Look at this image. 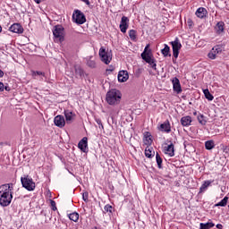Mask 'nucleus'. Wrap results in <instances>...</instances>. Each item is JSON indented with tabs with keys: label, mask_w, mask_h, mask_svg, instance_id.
<instances>
[{
	"label": "nucleus",
	"mask_w": 229,
	"mask_h": 229,
	"mask_svg": "<svg viewBox=\"0 0 229 229\" xmlns=\"http://www.w3.org/2000/svg\"><path fill=\"white\" fill-rule=\"evenodd\" d=\"M13 199V183H6L0 186V205L8 207Z\"/></svg>",
	"instance_id": "1"
},
{
	"label": "nucleus",
	"mask_w": 229,
	"mask_h": 229,
	"mask_svg": "<svg viewBox=\"0 0 229 229\" xmlns=\"http://www.w3.org/2000/svg\"><path fill=\"white\" fill-rule=\"evenodd\" d=\"M122 96L118 89H111L106 94V102L108 105H119Z\"/></svg>",
	"instance_id": "2"
},
{
	"label": "nucleus",
	"mask_w": 229,
	"mask_h": 229,
	"mask_svg": "<svg viewBox=\"0 0 229 229\" xmlns=\"http://www.w3.org/2000/svg\"><path fill=\"white\" fill-rule=\"evenodd\" d=\"M141 58L147 64H148L152 69H155V71L157 70V63L155 61V57H153V55L151 54V49H149V45L146 46L143 53L141 54Z\"/></svg>",
	"instance_id": "3"
},
{
	"label": "nucleus",
	"mask_w": 229,
	"mask_h": 229,
	"mask_svg": "<svg viewBox=\"0 0 229 229\" xmlns=\"http://www.w3.org/2000/svg\"><path fill=\"white\" fill-rule=\"evenodd\" d=\"M98 55L100 56L101 62L108 65L112 62V51H106L105 47H102L99 49Z\"/></svg>",
	"instance_id": "4"
},
{
	"label": "nucleus",
	"mask_w": 229,
	"mask_h": 229,
	"mask_svg": "<svg viewBox=\"0 0 229 229\" xmlns=\"http://www.w3.org/2000/svg\"><path fill=\"white\" fill-rule=\"evenodd\" d=\"M21 185L27 191H35V182L29 175L21 178Z\"/></svg>",
	"instance_id": "5"
},
{
	"label": "nucleus",
	"mask_w": 229,
	"mask_h": 229,
	"mask_svg": "<svg viewBox=\"0 0 229 229\" xmlns=\"http://www.w3.org/2000/svg\"><path fill=\"white\" fill-rule=\"evenodd\" d=\"M72 19L73 22H76V24H85V22H87V18L85 17V14L80 10L74 11L72 14Z\"/></svg>",
	"instance_id": "6"
},
{
	"label": "nucleus",
	"mask_w": 229,
	"mask_h": 229,
	"mask_svg": "<svg viewBox=\"0 0 229 229\" xmlns=\"http://www.w3.org/2000/svg\"><path fill=\"white\" fill-rule=\"evenodd\" d=\"M53 35L56 42H64V27L56 25L53 30Z\"/></svg>",
	"instance_id": "7"
},
{
	"label": "nucleus",
	"mask_w": 229,
	"mask_h": 229,
	"mask_svg": "<svg viewBox=\"0 0 229 229\" xmlns=\"http://www.w3.org/2000/svg\"><path fill=\"white\" fill-rule=\"evenodd\" d=\"M170 44L173 47V55H174V58H178V55H180V49H182V43H180V39H178V38H176Z\"/></svg>",
	"instance_id": "8"
},
{
	"label": "nucleus",
	"mask_w": 229,
	"mask_h": 229,
	"mask_svg": "<svg viewBox=\"0 0 229 229\" xmlns=\"http://www.w3.org/2000/svg\"><path fill=\"white\" fill-rule=\"evenodd\" d=\"M222 51H223V47H221V46H216L208 53V58H210V60H216L217 55H219Z\"/></svg>",
	"instance_id": "9"
},
{
	"label": "nucleus",
	"mask_w": 229,
	"mask_h": 229,
	"mask_svg": "<svg viewBox=\"0 0 229 229\" xmlns=\"http://www.w3.org/2000/svg\"><path fill=\"white\" fill-rule=\"evenodd\" d=\"M130 26V19L126 16H123L120 22V30L122 33H126V30H128Z\"/></svg>",
	"instance_id": "10"
},
{
	"label": "nucleus",
	"mask_w": 229,
	"mask_h": 229,
	"mask_svg": "<svg viewBox=\"0 0 229 229\" xmlns=\"http://www.w3.org/2000/svg\"><path fill=\"white\" fill-rule=\"evenodd\" d=\"M79 149L83 153H87L89 151V142L87 137H84L78 144Z\"/></svg>",
	"instance_id": "11"
},
{
	"label": "nucleus",
	"mask_w": 229,
	"mask_h": 229,
	"mask_svg": "<svg viewBox=\"0 0 229 229\" xmlns=\"http://www.w3.org/2000/svg\"><path fill=\"white\" fill-rule=\"evenodd\" d=\"M172 83L174 91H175L176 94H182V85L180 84V80L174 77L172 80Z\"/></svg>",
	"instance_id": "12"
},
{
	"label": "nucleus",
	"mask_w": 229,
	"mask_h": 229,
	"mask_svg": "<svg viewBox=\"0 0 229 229\" xmlns=\"http://www.w3.org/2000/svg\"><path fill=\"white\" fill-rule=\"evenodd\" d=\"M54 123L58 128H64V126H65V118L63 115H56L54 119Z\"/></svg>",
	"instance_id": "13"
},
{
	"label": "nucleus",
	"mask_w": 229,
	"mask_h": 229,
	"mask_svg": "<svg viewBox=\"0 0 229 229\" xmlns=\"http://www.w3.org/2000/svg\"><path fill=\"white\" fill-rule=\"evenodd\" d=\"M164 153L169 155L170 157H174V144L170 143L164 147Z\"/></svg>",
	"instance_id": "14"
},
{
	"label": "nucleus",
	"mask_w": 229,
	"mask_h": 229,
	"mask_svg": "<svg viewBox=\"0 0 229 229\" xmlns=\"http://www.w3.org/2000/svg\"><path fill=\"white\" fill-rule=\"evenodd\" d=\"M128 78L130 75L128 74V71H120L118 73V81L121 83H124V81H128Z\"/></svg>",
	"instance_id": "15"
},
{
	"label": "nucleus",
	"mask_w": 229,
	"mask_h": 229,
	"mask_svg": "<svg viewBox=\"0 0 229 229\" xmlns=\"http://www.w3.org/2000/svg\"><path fill=\"white\" fill-rule=\"evenodd\" d=\"M9 30L13 33H23L24 29L22 28V26H21V24L14 23L9 28Z\"/></svg>",
	"instance_id": "16"
},
{
	"label": "nucleus",
	"mask_w": 229,
	"mask_h": 229,
	"mask_svg": "<svg viewBox=\"0 0 229 229\" xmlns=\"http://www.w3.org/2000/svg\"><path fill=\"white\" fill-rule=\"evenodd\" d=\"M160 131H165V133H171V123L169 121L164 122L160 127H159Z\"/></svg>",
	"instance_id": "17"
},
{
	"label": "nucleus",
	"mask_w": 229,
	"mask_h": 229,
	"mask_svg": "<svg viewBox=\"0 0 229 229\" xmlns=\"http://www.w3.org/2000/svg\"><path fill=\"white\" fill-rule=\"evenodd\" d=\"M215 30H216V35H221L222 33H224V31H225V22H223V21L217 22L216 27H215Z\"/></svg>",
	"instance_id": "18"
},
{
	"label": "nucleus",
	"mask_w": 229,
	"mask_h": 229,
	"mask_svg": "<svg viewBox=\"0 0 229 229\" xmlns=\"http://www.w3.org/2000/svg\"><path fill=\"white\" fill-rule=\"evenodd\" d=\"M207 9H205L204 7H200L196 11L195 15H197L199 19H203L204 17H207Z\"/></svg>",
	"instance_id": "19"
},
{
	"label": "nucleus",
	"mask_w": 229,
	"mask_h": 229,
	"mask_svg": "<svg viewBox=\"0 0 229 229\" xmlns=\"http://www.w3.org/2000/svg\"><path fill=\"white\" fill-rule=\"evenodd\" d=\"M74 71L75 72H72L71 76H76V78H81V76H83V70L80 65H75Z\"/></svg>",
	"instance_id": "20"
},
{
	"label": "nucleus",
	"mask_w": 229,
	"mask_h": 229,
	"mask_svg": "<svg viewBox=\"0 0 229 229\" xmlns=\"http://www.w3.org/2000/svg\"><path fill=\"white\" fill-rule=\"evenodd\" d=\"M64 115H65L67 124H71V123L74 121V114H72V112L69 110L64 111Z\"/></svg>",
	"instance_id": "21"
},
{
	"label": "nucleus",
	"mask_w": 229,
	"mask_h": 229,
	"mask_svg": "<svg viewBox=\"0 0 229 229\" xmlns=\"http://www.w3.org/2000/svg\"><path fill=\"white\" fill-rule=\"evenodd\" d=\"M191 123H192V118L189 115L181 118L182 126H191Z\"/></svg>",
	"instance_id": "22"
},
{
	"label": "nucleus",
	"mask_w": 229,
	"mask_h": 229,
	"mask_svg": "<svg viewBox=\"0 0 229 229\" xmlns=\"http://www.w3.org/2000/svg\"><path fill=\"white\" fill-rule=\"evenodd\" d=\"M86 62H87L88 67H90L91 69H95L96 61L94 60V56L90 55L86 57Z\"/></svg>",
	"instance_id": "23"
},
{
	"label": "nucleus",
	"mask_w": 229,
	"mask_h": 229,
	"mask_svg": "<svg viewBox=\"0 0 229 229\" xmlns=\"http://www.w3.org/2000/svg\"><path fill=\"white\" fill-rule=\"evenodd\" d=\"M145 156L147 158H153V157H155V150H153V148L147 147L145 149Z\"/></svg>",
	"instance_id": "24"
},
{
	"label": "nucleus",
	"mask_w": 229,
	"mask_h": 229,
	"mask_svg": "<svg viewBox=\"0 0 229 229\" xmlns=\"http://www.w3.org/2000/svg\"><path fill=\"white\" fill-rule=\"evenodd\" d=\"M212 184V181H205L203 184L200 186V192H205L208 187Z\"/></svg>",
	"instance_id": "25"
},
{
	"label": "nucleus",
	"mask_w": 229,
	"mask_h": 229,
	"mask_svg": "<svg viewBox=\"0 0 229 229\" xmlns=\"http://www.w3.org/2000/svg\"><path fill=\"white\" fill-rule=\"evenodd\" d=\"M214 226H215V225L212 222H208L206 224H204V223L199 224L200 229H210V228H214Z\"/></svg>",
	"instance_id": "26"
},
{
	"label": "nucleus",
	"mask_w": 229,
	"mask_h": 229,
	"mask_svg": "<svg viewBox=\"0 0 229 229\" xmlns=\"http://www.w3.org/2000/svg\"><path fill=\"white\" fill-rule=\"evenodd\" d=\"M228 196H225L220 202L215 204V207H226L228 205Z\"/></svg>",
	"instance_id": "27"
},
{
	"label": "nucleus",
	"mask_w": 229,
	"mask_h": 229,
	"mask_svg": "<svg viewBox=\"0 0 229 229\" xmlns=\"http://www.w3.org/2000/svg\"><path fill=\"white\" fill-rule=\"evenodd\" d=\"M69 219H71V221H73L74 223H78V219H80V214L73 212L70 215H68Z\"/></svg>",
	"instance_id": "28"
},
{
	"label": "nucleus",
	"mask_w": 229,
	"mask_h": 229,
	"mask_svg": "<svg viewBox=\"0 0 229 229\" xmlns=\"http://www.w3.org/2000/svg\"><path fill=\"white\" fill-rule=\"evenodd\" d=\"M205 148L208 150L214 149V148H216V143L214 140H208L205 142Z\"/></svg>",
	"instance_id": "29"
},
{
	"label": "nucleus",
	"mask_w": 229,
	"mask_h": 229,
	"mask_svg": "<svg viewBox=\"0 0 229 229\" xmlns=\"http://www.w3.org/2000/svg\"><path fill=\"white\" fill-rule=\"evenodd\" d=\"M204 96L208 101H213L214 96L210 94V91L207 89L203 90Z\"/></svg>",
	"instance_id": "30"
},
{
	"label": "nucleus",
	"mask_w": 229,
	"mask_h": 229,
	"mask_svg": "<svg viewBox=\"0 0 229 229\" xmlns=\"http://www.w3.org/2000/svg\"><path fill=\"white\" fill-rule=\"evenodd\" d=\"M197 119H198L199 124H201L202 126H205V124H207V118L205 117V115L199 114L197 116Z\"/></svg>",
	"instance_id": "31"
},
{
	"label": "nucleus",
	"mask_w": 229,
	"mask_h": 229,
	"mask_svg": "<svg viewBox=\"0 0 229 229\" xmlns=\"http://www.w3.org/2000/svg\"><path fill=\"white\" fill-rule=\"evenodd\" d=\"M129 37L131 38V40H132L133 42L137 41V31L134 30H131L129 31Z\"/></svg>",
	"instance_id": "32"
},
{
	"label": "nucleus",
	"mask_w": 229,
	"mask_h": 229,
	"mask_svg": "<svg viewBox=\"0 0 229 229\" xmlns=\"http://www.w3.org/2000/svg\"><path fill=\"white\" fill-rule=\"evenodd\" d=\"M169 51H171V48L169 47V46L165 45V47L161 50V53L164 56H171V55L169 54Z\"/></svg>",
	"instance_id": "33"
},
{
	"label": "nucleus",
	"mask_w": 229,
	"mask_h": 229,
	"mask_svg": "<svg viewBox=\"0 0 229 229\" xmlns=\"http://www.w3.org/2000/svg\"><path fill=\"white\" fill-rule=\"evenodd\" d=\"M156 160H157V164L160 169L162 167V157H160V154H158V153L156 154Z\"/></svg>",
	"instance_id": "34"
},
{
	"label": "nucleus",
	"mask_w": 229,
	"mask_h": 229,
	"mask_svg": "<svg viewBox=\"0 0 229 229\" xmlns=\"http://www.w3.org/2000/svg\"><path fill=\"white\" fill-rule=\"evenodd\" d=\"M112 210H114V208H112V206H110L109 204L104 207V214H106V212H109V214H112Z\"/></svg>",
	"instance_id": "35"
},
{
	"label": "nucleus",
	"mask_w": 229,
	"mask_h": 229,
	"mask_svg": "<svg viewBox=\"0 0 229 229\" xmlns=\"http://www.w3.org/2000/svg\"><path fill=\"white\" fill-rule=\"evenodd\" d=\"M32 76H43V78H44V77H46V73H44L42 72H33Z\"/></svg>",
	"instance_id": "36"
},
{
	"label": "nucleus",
	"mask_w": 229,
	"mask_h": 229,
	"mask_svg": "<svg viewBox=\"0 0 229 229\" xmlns=\"http://www.w3.org/2000/svg\"><path fill=\"white\" fill-rule=\"evenodd\" d=\"M152 142H153V140H151V137H149V136L145 137V140H144L145 144L149 145Z\"/></svg>",
	"instance_id": "37"
},
{
	"label": "nucleus",
	"mask_w": 229,
	"mask_h": 229,
	"mask_svg": "<svg viewBox=\"0 0 229 229\" xmlns=\"http://www.w3.org/2000/svg\"><path fill=\"white\" fill-rule=\"evenodd\" d=\"M82 199L84 201H89V193L88 192H85L82 194Z\"/></svg>",
	"instance_id": "38"
},
{
	"label": "nucleus",
	"mask_w": 229,
	"mask_h": 229,
	"mask_svg": "<svg viewBox=\"0 0 229 229\" xmlns=\"http://www.w3.org/2000/svg\"><path fill=\"white\" fill-rule=\"evenodd\" d=\"M51 206L53 207V210H56V202L51 200Z\"/></svg>",
	"instance_id": "39"
},
{
	"label": "nucleus",
	"mask_w": 229,
	"mask_h": 229,
	"mask_svg": "<svg viewBox=\"0 0 229 229\" xmlns=\"http://www.w3.org/2000/svg\"><path fill=\"white\" fill-rule=\"evenodd\" d=\"M36 4H40V3L46 2V0H33Z\"/></svg>",
	"instance_id": "40"
},
{
	"label": "nucleus",
	"mask_w": 229,
	"mask_h": 229,
	"mask_svg": "<svg viewBox=\"0 0 229 229\" xmlns=\"http://www.w3.org/2000/svg\"><path fill=\"white\" fill-rule=\"evenodd\" d=\"M3 90H4V84L0 82V92H3Z\"/></svg>",
	"instance_id": "41"
},
{
	"label": "nucleus",
	"mask_w": 229,
	"mask_h": 229,
	"mask_svg": "<svg viewBox=\"0 0 229 229\" xmlns=\"http://www.w3.org/2000/svg\"><path fill=\"white\" fill-rule=\"evenodd\" d=\"M96 123H98L99 128H103V123H101V120L97 119V120H96Z\"/></svg>",
	"instance_id": "42"
},
{
	"label": "nucleus",
	"mask_w": 229,
	"mask_h": 229,
	"mask_svg": "<svg viewBox=\"0 0 229 229\" xmlns=\"http://www.w3.org/2000/svg\"><path fill=\"white\" fill-rule=\"evenodd\" d=\"M82 3H85V4H87L89 6V4H90V1L89 0H81Z\"/></svg>",
	"instance_id": "43"
},
{
	"label": "nucleus",
	"mask_w": 229,
	"mask_h": 229,
	"mask_svg": "<svg viewBox=\"0 0 229 229\" xmlns=\"http://www.w3.org/2000/svg\"><path fill=\"white\" fill-rule=\"evenodd\" d=\"M3 76H4V72H3V70H0V78H3Z\"/></svg>",
	"instance_id": "44"
},
{
	"label": "nucleus",
	"mask_w": 229,
	"mask_h": 229,
	"mask_svg": "<svg viewBox=\"0 0 229 229\" xmlns=\"http://www.w3.org/2000/svg\"><path fill=\"white\" fill-rule=\"evenodd\" d=\"M216 228H218V229H223V225L217 224V225H216Z\"/></svg>",
	"instance_id": "45"
},
{
	"label": "nucleus",
	"mask_w": 229,
	"mask_h": 229,
	"mask_svg": "<svg viewBox=\"0 0 229 229\" xmlns=\"http://www.w3.org/2000/svg\"><path fill=\"white\" fill-rule=\"evenodd\" d=\"M4 89H5V90H7V92H9V90H10V87L5 86V87H4Z\"/></svg>",
	"instance_id": "46"
},
{
	"label": "nucleus",
	"mask_w": 229,
	"mask_h": 229,
	"mask_svg": "<svg viewBox=\"0 0 229 229\" xmlns=\"http://www.w3.org/2000/svg\"><path fill=\"white\" fill-rule=\"evenodd\" d=\"M1 31H3V27L0 26V33H1Z\"/></svg>",
	"instance_id": "47"
}]
</instances>
